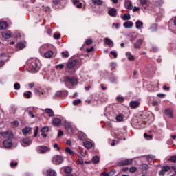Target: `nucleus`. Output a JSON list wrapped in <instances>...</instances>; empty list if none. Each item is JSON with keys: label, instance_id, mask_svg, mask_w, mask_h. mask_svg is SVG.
<instances>
[{"label": "nucleus", "instance_id": "nucleus-1", "mask_svg": "<svg viewBox=\"0 0 176 176\" xmlns=\"http://www.w3.org/2000/svg\"><path fill=\"white\" fill-rule=\"evenodd\" d=\"M28 63L30 65L32 74H35L41 69V62L38 59L32 58L28 60Z\"/></svg>", "mask_w": 176, "mask_h": 176}, {"label": "nucleus", "instance_id": "nucleus-2", "mask_svg": "<svg viewBox=\"0 0 176 176\" xmlns=\"http://www.w3.org/2000/svg\"><path fill=\"white\" fill-rule=\"evenodd\" d=\"M53 9H63L67 4V0H52Z\"/></svg>", "mask_w": 176, "mask_h": 176}, {"label": "nucleus", "instance_id": "nucleus-3", "mask_svg": "<svg viewBox=\"0 0 176 176\" xmlns=\"http://www.w3.org/2000/svg\"><path fill=\"white\" fill-rule=\"evenodd\" d=\"M76 63H78V61H76V60H71L69 63H67V67L68 68V69H72V72H70V74L75 73V69H74V68L76 65Z\"/></svg>", "mask_w": 176, "mask_h": 176}, {"label": "nucleus", "instance_id": "nucleus-4", "mask_svg": "<svg viewBox=\"0 0 176 176\" xmlns=\"http://www.w3.org/2000/svg\"><path fill=\"white\" fill-rule=\"evenodd\" d=\"M65 83H71L72 85H78V79L75 77L66 76L64 78Z\"/></svg>", "mask_w": 176, "mask_h": 176}, {"label": "nucleus", "instance_id": "nucleus-5", "mask_svg": "<svg viewBox=\"0 0 176 176\" xmlns=\"http://www.w3.org/2000/svg\"><path fill=\"white\" fill-rule=\"evenodd\" d=\"M131 164H133V160L129 159V160H124L118 162L117 166H118L119 167H121L123 166H130Z\"/></svg>", "mask_w": 176, "mask_h": 176}, {"label": "nucleus", "instance_id": "nucleus-6", "mask_svg": "<svg viewBox=\"0 0 176 176\" xmlns=\"http://www.w3.org/2000/svg\"><path fill=\"white\" fill-rule=\"evenodd\" d=\"M63 162H64V158H63V156L61 155H55L52 160L54 164L56 165L61 164Z\"/></svg>", "mask_w": 176, "mask_h": 176}, {"label": "nucleus", "instance_id": "nucleus-7", "mask_svg": "<svg viewBox=\"0 0 176 176\" xmlns=\"http://www.w3.org/2000/svg\"><path fill=\"white\" fill-rule=\"evenodd\" d=\"M50 148L46 146H40L37 148V151L38 153H46V152H49Z\"/></svg>", "mask_w": 176, "mask_h": 176}, {"label": "nucleus", "instance_id": "nucleus-8", "mask_svg": "<svg viewBox=\"0 0 176 176\" xmlns=\"http://www.w3.org/2000/svg\"><path fill=\"white\" fill-rule=\"evenodd\" d=\"M170 170H171V167L170 166H164L162 167V170L160 171L159 175L164 176L165 173L168 172Z\"/></svg>", "mask_w": 176, "mask_h": 176}, {"label": "nucleus", "instance_id": "nucleus-9", "mask_svg": "<svg viewBox=\"0 0 176 176\" xmlns=\"http://www.w3.org/2000/svg\"><path fill=\"white\" fill-rule=\"evenodd\" d=\"M93 10L98 14H102V13H104V11L105 10V7L102 6H99L98 7V8H96V7H94Z\"/></svg>", "mask_w": 176, "mask_h": 176}, {"label": "nucleus", "instance_id": "nucleus-10", "mask_svg": "<svg viewBox=\"0 0 176 176\" xmlns=\"http://www.w3.org/2000/svg\"><path fill=\"white\" fill-rule=\"evenodd\" d=\"M3 145L6 148H12V146H13V143L10 139H7L3 142Z\"/></svg>", "mask_w": 176, "mask_h": 176}, {"label": "nucleus", "instance_id": "nucleus-11", "mask_svg": "<svg viewBox=\"0 0 176 176\" xmlns=\"http://www.w3.org/2000/svg\"><path fill=\"white\" fill-rule=\"evenodd\" d=\"M164 113L166 116H168V118H170V119L174 118V114L173 113V110L170 109H166L164 110Z\"/></svg>", "mask_w": 176, "mask_h": 176}, {"label": "nucleus", "instance_id": "nucleus-12", "mask_svg": "<svg viewBox=\"0 0 176 176\" xmlns=\"http://www.w3.org/2000/svg\"><path fill=\"white\" fill-rule=\"evenodd\" d=\"M108 14L111 17H116V16L118 15V10H116V8H111L108 11Z\"/></svg>", "mask_w": 176, "mask_h": 176}, {"label": "nucleus", "instance_id": "nucleus-13", "mask_svg": "<svg viewBox=\"0 0 176 176\" xmlns=\"http://www.w3.org/2000/svg\"><path fill=\"white\" fill-rule=\"evenodd\" d=\"M144 43V40L142 38H139L137 40L136 43L134 44L135 49H141V45Z\"/></svg>", "mask_w": 176, "mask_h": 176}, {"label": "nucleus", "instance_id": "nucleus-14", "mask_svg": "<svg viewBox=\"0 0 176 176\" xmlns=\"http://www.w3.org/2000/svg\"><path fill=\"white\" fill-rule=\"evenodd\" d=\"M63 123L61 120L58 118H54L53 120V124L56 127H59V126Z\"/></svg>", "mask_w": 176, "mask_h": 176}, {"label": "nucleus", "instance_id": "nucleus-15", "mask_svg": "<svg viewBox=\"0 0 176 176\" xmlns=\"http://www.w3.org/2000/svg\"><path fill=\"white\" fill-rule=\"evenodd\" d=\"M124 6L126 9H129V10H131V9H133V3H131L130 0H125Z\"/></svg>", "mask_w": 176, "mask_h": 176}, {"label": "nucleus", "instance_id": "nucleus-16", "mask_svg": "<svg viewBox=\"0 0 176 176\" xmlns=\"http://www.w3.org/2000/svg\"><path fill=\"white\" fill-rule=\"evenodd\" d=\"M23 146H30L31 145V140L30 138H25L22 140Z\"/></svg>", "mask_w": 176, "mask_h": 176}, {"label": "nucleus", "instance_id": "nucleus-17", "mask_svg": "<svg viewBox=\"0 0 176 176\" xmlns=\"http://www.w3.org/2000/svg\"><path fill=\"white\" fill-rule=\"evenodd\" d=\"M54 52L52 50H48L44 53V57L45 58H52L53 57Z\"/></svg>", "mask_w": 176, "mask_h": 176}, {"label": "nucleus", "instance_id": "nucleus-18", "mask_svg": "<svg viewBox=\"0 0 176 176\" xmlns=\"http://www.w3.org/2000/svg\"><path fill=\"white\" fill-rule=\"evenodd\" d=\"M83 145L86 149H91L93 148V143L90 141L84 142Z\"/></svg>", "mask_w": 176, "mask_h": 176}, {"label": "nucleus", "instance_id": "nucleus-19", "mask_svg": "<svg viewBox=\"0 0 176 176\" xmlns=\"http://www.w3.org/2000/svg\"><path fill=\"white\" fill-rule=\"evenodd\" d=\"M92 3L94 6H102L104 5V1L102 0H92Z\"/></svg>", "mask_w": 176, "mask_h": 176}, {"label": "nucleus", "instance_id": "nucleus-20", "mask_svg": "<svg viewBox=\"0 0 176 176\" xmlns=\"http://www.w3.org/2000/svg\"><path fill=\"white\" fill-rule=\"evenodd\" d=\"M139 168L142 171H148L149 170V166L146 164H142L140 165Z\"/></svg>", "mask_w": 176, "mask_h": 176}, {"label": "nucleus", "instance_id": "nucleus-21", "mask_svg": "<svg viewBox=\"0 0 176 176\" xmlns=\"http://www.w3.org/2000/svg\"><path fill=\"white\" fill-rule=\"evenodd\" d=\"M130 107L131 108H133V109H135V108H138V107H140V104L135 100H132L130 102Z\"/></svg>", "mask_w": 176, "mask_h": 176}, {"label": "nucleus", "instance_id": "nucleus-22", "mask_svg": "<svg viewBox=\"0 0 176 176\" xmlns=\"http://www.w3.org/2000/svg\"><path fill=\"white\" fill-rule=\"evenodd\" d=\"M133 25H134V23L132 21H126L123 23L124 28H132Z\"/></svg>", "mask_w": 176, "mask_h": 176}, {"label": "nucleus", "instance_id": "nucleus-23", "mask_svg": "<svg viewBox=\"0 0 176 176\" xmlns=\"http://www.w3.org/2000/svg\"><path fill=\"white\" fill-rule=\"evenodd\" d=\"M25 47V44L24 42H19L16 44L17 50H21Z\"/></svg>", "mask_w": 176, "mask_h": 176}, {"label": "nucleus", "instance_id": "nucleus-24", "mask_svg": "<svg viewBox=\"0 0 176 176\" xmlns=\"http://www.w3.org/2000/svg\"><path fill=\"white\" fill-rule=\"evenodd\" d=\"M2 36L3 38H6V39H10V38H12V34H10V31L3 32Z\"/></svg>", "mask_w": 176, "mask_h": 176}, {"label": "nucleus", "instance_id": "nucleus-25", "mask_svg": "<svg viewBox=\"0 0 176 176\" xmlns=\"http://www.w3.org/2000/svg\"><path fill=\"white\" fill-rule=\"evenodd\" d=\"M8 28V22L1 21L0 22V30H6Z\"/></svg>", "mask_w": 176, "mask_h": 176}, {"label": "nucleus", "instance_id": "nucleus-26", "mask_svg": "<svg viewBox=\"0 0 176 176\" xmlns=\"http://www.w3.org/2000/svg\"><path fill=\"white\" fill-rule=\"evenodd\" d=\"M45 113H47V115H49V116L50 117L54 116V112L52 109H45Z\"/></svg>", "mask_w": 176, "mask_h": 176}, {"label": "nucleus", "instance_id": "nucleus-27", "mask_svg": "<svg viewBox=\"0 0 176 176\" xmlns=\"http://www.w3.org/2000/svg\"><path fill=\"white\" fill-rule=\"evenodd\" d=\"M32 130V129H31L30 127L26 126L22 130V133L23 135H27V134H28V133H30V131H31Z\"/></svg>", "mask_w": 176, "mask_h": 176}, {"label": "nucleus", "instance_id": "nucleus-28", "mask_svg": "<svg viewBox=\"0 0 176 176\" xmlns=\"http://www.w3.org/2000/svg\"><path fill=\"white\" fill-rule=\"evenodd\" d=\"M123 119H124V115L123 114H118L116 117L117 122H123Z\"/></svg>", "mask_w": 176, "mask_h": 176}, {"label": "nucleus", "instance_id": "nucleus-29", "mask_svg": "<svg viewBox=\"0 0 176 176\" xmlns=\"http://www.w3.org/2000/svg\"><path fill=\"white\" fill-rule=\"evenodd\" d=\"M64 172L65 173V174H71V173H72V167L65 166L64 168Z\"/></svg>", "mask_w": 176, "mask_h": 176}, {"label": "nucleus", "instance_id": "nucleus-30", "mask_svg": "<svg viewBox=\"0 0 176 176\" xmlns=\"http://www.w3.org/2000/svg\"><path fill=\"white\" fill-rule=\"evenodd\" d=\"M104 41L106 45H109V46H112L113 45V41H112V40H111L109 38L106 37L104 38Z\"/></svg>", "mask_w": 176, "mask_h": 176}, {"label": "nucleus", "instance_id": "nucleus-31", "mask_svg": "<svg viewBox=\"0 0 176 176\" xmlns=\"http://www.w3.org/2000/svg\"><path fill=\"white\" fill-rule=\"evenodd\" d=\"M56 171L54 170L50 169L47 170V176H56Z\"/></svg>", "mask_w": 176, "mask_h": 176}, {"label": "nucleus", "instance_id": "nucleus-32", "mask_svg": "<svg viewBox=\"0 0 176 176\" xmlns=\"http://www.w3.org/2000/svg\"><path fill=\"white\" fill-rule=\"evenodd\" d=\"M135 25H136L137 30H140V29H141V27H142V25H144V23H142L141 21L138 20L135 22Z\"/></svg>", "mask_w": 176, "mask_h": 176}, {"label": "nucleus", "instance_id": "nucleus-33", "mask_svg": "<svg viewBox=\"0 0 176 176\" xmlns=\"http://www.w3.org/2000/svg\"><path fill=\"white\" fill-rule=\"evenodd\" d=\"M126 55L128 56L129 61H134V56H133L131 52H126Z\"/></svg>", "mask_w": 176, "mask_h": 176}, {"label": "nucleus", "instance_id": "nucleus-34", "mask_svg": "<svg viewBox=\"0 0 176 176\" xmlns=\"http://www.w3.org/2000/svg\"><path fill=\"white\" fill-rule=\"evenodd\" d=\"M65 151L66 153H69L71 156H74V155H75V153L68 147L66 148Z\"/></svg>", "mask_w": 176, "mask_h": 176}, {"label": "nucleus", "instance_id": "nucleus-35", "mask_svg": "<svg viewBox=\"0 0 176 176\" xmlns=\"http://www.w3.org/2000/svg\"><path fill=\"white\" fill-rule=\"evenodd\" d=\"M99 162H100V157H98V156H94V157L92 158V162H93L94 164H97Z\"/></svg>", "mask_w": 176, "mask_h": 176}, {"label": "nucleus", "instance_id": "nucleus-36", "mask_svg": "<svg viewBox=\"0 0 176 176\" xmlns=\"http://www.w3.org/2000/svg\"><path fill=\"white\" fill-rule=\"evenodd\" d=\"M144 138L147 140H153V136L152 135H148L146 133H144Z\"/></svg>", "mask_w": 176, "mask_h": 176}, {"label": "nucleus", "instance_id": "nucleus-37", "mask_svg": "<svg viewBox=\"0 0 176 176\" xmlns=\"http://www.w3.org/2000/svg\"><path fill=\"white\" fill-rule=\"evenodd\" d=\"M63 93H64V94H65V93H68V91H57L56 93V97H61V96H63Z\"/></svg>", "mask_w": 176, "mask_h": 176}, {"label": "nucleus", "instance_id": "nucleus-38", "mask_svg": "<svg viewBox=\"0 0 176 176\" xmlns=\"http://www.w3.org/2000/svg\"><path fill=\"white\" fill-rule=\"evenodd\" d=\"M61 54L63 58H68V57H69V53L68 51L61 52Z\"/></svg>", "mask_w": 176, "mask_h": 176}, {"label": "nucleus", "instance_id": "nucleus-39", "mask_svg": "<svg viewBox=\"0 0 176 176\" xmlns=\"http://www.w3.org/2000/svg\"><path fill=\"white\" fill-rule=\"evenodd\" d=\"M148 0H140V5L141 6L144 7L146 5H148Z\"/></svg>", "mask_w": 176, "mask_h": 176}, {"label": "nucleus", "instance_id": "nucleus-40", "mask_svg": "<svg viewBox=\"0 0 176 176\" xmlns=\"http://www.w3.org/2000/svg\"><path fill=\"white\" fill-rule=\"evenodd\" d=\"M168 160L171 163H176V155L170 156V157L168 158Z\"/></svg>", "mask_w": 176, "mask_h": 176}, {"label": "nucleus", "instance_id": "nucleus-41", "mask_svg": "<svg viewBox=\"0 0 176 176\" xmlns=\"http://www.w3.org/2000/svg\"><path fill=\"white\" fill-rule=\"evenodd\" d=\"M31 94H32V92L28 91V92H24L23 96L26 97V98H31Z\"/></svg>", "mask_w": 176, "mask_h": 176}, {"label": "nucleus", "instance_id": "nucleus-42", "mask_svg": "<svg viewBox=\"0 0 176 176\" xmlns=\"http://www.w3.org/2000/svg\"><path fill=\"white\" fill-rule=\"evenodd\" d=\"M48 131H49L48 126H44L41 129V133H47Z\"/></svg>", "mask_w": 176, "mask_h": 176}, {"label": "nucleus", "instance_id": "nucleus-43", "mask_svg": "<svg viewBox=\"0 0 176 176\" xmlns=\"http://www.w3.org/2000/svg\"><path fill=\"white\" fill-rule=\"evenodd\" d=\"M21 87V86L20 85V83L19 82H15L14 84V89L15 90H20V88Z\"/></svg>", "mask_w": 176, "mask_h": 176}, {"label": "nucleus", "instance_id": "nucleus-44", "mask_svg": "<svg viewBox=\"0 0 176 176\" xmlns=\"http://www.w3.org/2000/svg\"><path fill=\"white\" fill-rule=\"evenodd\" d=\"M131 19V16H130V14H124L123 16V20H130Z\"/></svg>", "mask_w": 176, "mask_h": 176}, {"label": "nucleus", "instance_id": "nucleus-45", "mask_svg": "<svg viewBox=\"0 0 176 176\" xmlns=\"http://www.w3.org/2000/svg\"><path fill=\"white\" fill-rule=\"evenodd\" d=\"M53 37L54 39H60L61 38V34L60 33H54Z\"/></svg>", "mask_w": 176, "mask_h": 176}, {"label": "nucleus", "instance_id": "nucleus-46", "mask_svg": "<svg viewBox=\"0 0 176 176\" xmlns=\"http://www.w3.org/2000/svg\"><path fill=\"white\" fill-rule=\"evenodd\" d=\"M82 102V100L80 99H77L73 101V105H78V104H80Z\"/></svg>", "mask_w": 176, "mask_h": 176}, {"label": "nucleus", "instance_id": "nucleus-47", "mask_svg": "<svg viewBox=\"0 0 176 176\" xmlns=\"http://www.w3.org/2000/svg\"><path fill=\"white\" fill-rule=\"evenodd\" d=\"M38 133H39V126H36V129L34 131V137L36 138L38 137Z\"/></svg>", "mask_w": 176, "mask_h": 176}, {"label": "nucleus", "instance_id": "nucleus-48", "mask_svg": "<svg viewBox=\"0 0 176 176\" xmlns=\"http://www.w3.org/2000/svg\"><path fill=\"white\" fill-rule=\"evenodd\" d=\"M116 100H118V101H119L120 102H124V97L118 96L116 98Z\"/></svg>", "mask_w": 176, "mask_h": 176}, {"label": "nucleus", "instance_id": "nucleus-49", "mask_svg": "<svg viewBox=\"0 0 176 176\" xmlns=\"http://www.w3.org/2000/svg\"><path fill=\"white\" fill-rule=\"evenodd\" d=\"M155 5H156V6H162V5H163V1L158 0V1H155Z\"/></svg>", "mask_w": 176, "mask_h": 176}, {"label": "nucleus", "instance_id": "nucleus-50", "mask_svg": "<svg viewBox=\"0 0 176 176\" xmlns=\"http://www.w3.org/2000/svg\"><path fill=\"white\" fill-rule=\"evenodd\" d=\"M135 171H137V167L135 166H132L129 168L130 173H135Z\"/></svg>", "mask_w": 176, "mask_h": 176}, {"label": "nucleus", "instance_id": "nucleus-51", "mask_svg": "<svg viewBox=\"0 0 176 176\" xmlns=\"http://www.w3.org/2000/svg\"><path fill=\"white\" fill-rule=\"evenodd\" d=\"M78 163L79 164H84L85 162H83V158L82 157H79L78 159Z\"/></svg>", "mask_w": 176, "mask_h": 176}, {"label": "nucleus", "instance_id": "nucleus-52", "mask_svg": "<svg viewBox=\"0 0 176 176\" xmlns=\"http://www.w3.org/2000/svg\"><path fill=\"white\" fill-rule=\"evenodd\" d=\"M14 129L19 127V121L16 120L12 122Z\"/></svg>", "mask_w": 176, "mask_h": 176}, {"label": "nucleus", "instance_id": "nucleus-53", "mask_svg": "<svg viewBox=\"0 0 176 176\" xmlns=\"http://www.w3.org/2000/svg\"><path fill=\"white\" fill-rule=\"evenodd\" d=\"M18 164H19L17 162H11L10 163V167L12 168H14V167H17Z\"/></svg>", "mask_w": 176, "mask_h": 176}, {"label": "nucleus", "instance_id": "nucleus-54", "mask_svg": "<svg viewBox=\"0 0 176 176\" xmlns=\"http://www.w3.org/2000/svg\"><path fill=\"white\" fill-rule=\"evenodd\" d=\"M109 80L111 82V83H115V82H116V77L111 76L109 78Z\"/></svg>", "mask_w": 176, "mask_h": 176}, {"label": "nucleus", "instance_id": "nucleus-55", "mask_svg": "<svg viewBox=\"0 0 176 176\" xmlns=\"http://www.w3.org/2000/svg\"><path fill=\"white\" fill-rule=\"evenodd\" d=\"M63 135H64V132L61 130H59L57 138H60V137H63Z\"/></svg>", "mask_w": 176, "mask_h": 176}, {"label": "nucleus", "instance_id": "nucleus-56", "mask_svg": "<svg viewBox=\"0 0 176 176\" xmlns=\"http://www.w3.org/2000/svg\"><path fill=\"white\" fill-rule=\"evenodd\" d=\"M109 173L110 174V176H113L116 174V170L115 169H111Z\"/></svg>", "mask_w": 176, "mask_h": 176}, {"label": "nucleus", "instance_id": "nucleus-57", "mask_svg": "<svg viewBox=\"0 0 176 176\" xmlns=\"http://www.w3.org/2000/svg\"><path fill=\"white\" fill-rule=\"evenodd\" d=\"M110 54L113 56L114 58H118V54L113 51L110 52Z\"/></svg>", "mask_w": 176, "mask_h": 176}, {"label": "nucleus", "instance_id": "nucleus-58", "mask_svg": "<svg viewBox=\"0 0 176 176\" xmlns=\"http://www.w3.org/2000/svg\"><path fill=\"white\" fill-rule=\"evenodd\" d=\"M78 9H82V6H83V4L82 3H78L76 5H74Z\"/></svg>", "mask_w": 176, "mask_h": 176}, {"label": "nucleus", "instance_id": "nucleus-59", "mask_svg": "<svg viewBox=\"0 0 176 176\" xmlns=\"http://www.w3.org/2000/svg\"><path fill=\"white\" fill-rule=\"evenodd\" d=\"M45 28L47 29V33L48 34V35H52V29L49 28V27H45Z\"/></svg>", "mask_w": 176, "mask_h": 176}, {"label": "nucleus", "instance_id": "nucleus-60", "mask_svg": "<svg viewBox=\"0 0 176 176\" xmlns=\"http://www.w3.org/2000/svg\"><path fill=\"white\" fill-rule=\"evenodd\" d=\"M94 50V47H91L90 48H87L86 50L87 53H90L91 52H93Z\"/></svg>", "mask_w": 176, "mask_h": 176}, {"label": "nucleus", "instance_id": "nucleus-61", "mask_svg": "<svg viewBox=\"0 0 176 176\" xmlns=\"http://www.w3.org/2000/svg\"><path fill=\"white\" fill-rule=\"evenodd\" d=\"M86 45H91V43H93V40H91V39H90V38H89V39H87V41H86Z\"/></svg>", "mask_w": 176, "mask_h": 176}, {"label": "nucleus", "instance_id": "nucleus-62", "mask_svg": "<svg viewBox=\"0 0 176 176\" xmlns=\"http://www.w3.org/2000/svg\"><path fill=\"white\" fill-rule=\"evenodd\" d=\"M50 7H45L44 8V11L45 12V13H50Z\"/></svg>", "mask_w": 176, "mask_h": 176}, {"label": "nucleus", "instance_id": "nucleus-63", "mask_svg": "<svg viewBox=\"0 0 176 176\" xmlns=\"http://www.w3.org/2000/svg\"><path fill=\"white\" fill-rule=\"evenodd\" d=\"M157 97H159L160 98H164V97H166V94H158Z\"/></svg>", "mask_w": 176, "mask_h": 176}, {"label": "nucleus", "instance_id": "nucleus-64", "mask_svg": "<svg viewBox=\"0 0 176 176\" xmlns=\"http://www.w3.org/2000/svg\"><path fill=\"white\" fill-rule=\"evenodd\" d=\"M56 68H60V69H63L64 68V65L63 64H59L56 66Z\"/></svg>", "mask_w": 176, "mask_h": 176}]
</instances>
